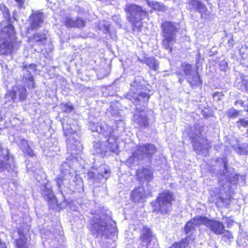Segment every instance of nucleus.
<instances>
[{
    "label": "nucleus",
    "mask_w": 248,
    "mask_h": 248,
    "mask_svg": "<svg viewBox=\"0 0 248 248\" xmlns=\"http://www.w3.org/2000/svg\"><path fill=\"white\" fill-rule=\"evenodd\" d=\"M149 92L146 81L142 78L137 77L130 84V91L125 94V97L136 105L144 106L150 98Z\"/></svg>",
    "instance_id": "nucleus-1"
},
{
    "label": "nucleus",
    "mask_w": 248,
    "mask_h": 248,
    "mask_svg": "<svg viewBox=\"0 0 248 248\" xmlns=\"http://www.w3.org/2000/svg\"><path fill=\"white\" fill-rule=\"evenodd\" d=\"M202 127L200 125H194L187 129V133L194 150L199 154L206 155L210 148V142L206 138L201 137Z\"/></svg>",
    "instance_id": "nucleus-2"
},
{
    "label": "nucleus",
    "mask_w": 248,
    "mask_h": 248,
    "mask_svg": "<svg viewBox=\"0 0 248 248\" xmlns=\"http://www.w3.org/2000/svg\"><path fill=\"white\" fill-rule=\"evenodd\" d=\"M127 13V18L132 26L133 30L140 31L142 27L141 20L147 15V13L141 6L134 4H127L124 8Z\"/></svg>",
    "instance_id": "nucleus-3"
},
{
    "label": "nucleus",
    "mask_w": 248,
    "mask_h": 248,
    "mask_svg": "<svg viewBox=\"0 0 248 248\" xmlns=\"http://www.w3.org/2000/svg\"><path fill=\"white\" fill-rule=\"evenodd\" d=\"M177 25L175 23L165 21L161 26L163 37L162 46L163 48L169 50L170 52H172V46L176 42V36L178 29Z\"/></svg>",
    "instance_id": "nucleus-4"
},
{
    "label": "nucleus",
    "mask_w": 248,
    "mask_h": 248,
    "mask_svg": "<svg viewBox=\"0 0 248 248\" xmlns=\"http://www.w3.org/2000/svg\"><path fill=\"white\" fill-rule=\"evenodd\" d=\"M92 232L93 234L99 235H108L112 233L115 230V222L112 220L109 216H101L99 218L94 217L92 220Z\"/></svg>",
    "instance_id": "nucleus-5"
},
{
    "label": "nucleus",
    "mask_w": 248,
    "mask_h": 248,
    "mask_svg": "<svg viewBox=\"0 0 248 248\" xmlns=\"http://www.w3.org/2000/svg\"><path fill=\"white\" fill-rule=\"evenodd\" d=\"M156 152V148L153 144H140L133 152L132 156H129L127 162L130 164H133L136 161L150 160Z\"/></svg>",
    "instance_id": "nucleus-6"
},
{
    "label": "nucleus",
    "mask_w": 248,
    "mask_h": 248,
    "mask_svg": "<svg viewBox=\"0 0 248 248\" xmlns=\"http://www.w3.org/2000/svg\"><path fill=\"white\" fill-rule=\"evenodd\" d=\"M172 193L169 191L160 193L154 203V211L162 214H167L171 209Z\"/></svg>",
    "instance_id": "nucleus-7"
},
{
    "label": "nucleus",
    "mask_w": 248,
    "mask_h": 248,
    "mask_svg": "<svg viewBox=\"0 0 248 248\" xmlns=\"http://www.w3.org/2000/svg\"><path fill=\"white\" fill-rule=\"evenodd\" d=\"M223 162L224 169L222 172H220L221 177L220 178L219 183L224 189H229L231 188L230 184L235 185L238 182V175L229 173L226 158H223Z\"/></svg>",
    "instance_id": "nucleus-8"
},
{
    "label": "nucleus",
    "mask_w": 248,
    "mask_h": 248,
    "mask_svg": "<svg viewBox=\"0 0 248 248\" xmlns=\"http://www.w3.org/2000/svg\"><path fill=\"white\" fill-rule=\"evenodd\" d=\"M181 68L185 73L186 78L192 87L201 84L200 76L196 68L192 65L186 63L181 65Z\"/></svg>",
    "instance_id": "nucleus-9"
},
{
    "label": "nucleus",
    "mask_w": 248,
    "mask_h": 248,
    "mask_svg": "<svg viewBox=\"0 0 248 248\" xmlns=\"http://www.w3.org/2000/svg\"><path fill=\"white\" fill-rule=\"evenodd\" d=\"M67 153L71 155L72 158H76V155L81 151V144L78 140V136L76 132H73L69 135L66 140Z\"/></svg>",
    "instance_id": "nucleus-10"
},
{
    "label": "nucleus",
    "mask_w": 248,
    "mask_h": 248,
    "mask_svg": "<svg viewBox=\"0 0 248 248\" xmlns=\"http://www.w3.org/2000/svg\"><path fill=\"white\" fill-rule=\"evenodd\" d=\"M186 8L190 12L195 11L200 13L202 18L206 19L209 15L206 6L200 0H189L186 3Z\"/></svg>",
    "instance_id": "nucleus-11"
},
{
    "label": "nucleus",
    "mask_w": 248,
    "mask_h": 248,
    "mask_svg": "<svg viewBox=\"0 0 248 248\" xmlns=\"http://www.w3.org/2000/svg\"><path fill=\"white\" fill-rule=\"evenodd\" d=\"M202 223L216 235L222 234L225 232L224 225L219 221L203 217Z\"/></svg>",
    "instance_id": "nucleus-12"
},
{
    "label": "nucleus",
    "mask_w": 248,
    "mask_h": 248,
    "mask_svg": "<svg viewBox=\"0 0 248 248\" xmlns=\"http://www.w3.org/2000/svg\"><path fill=\"white\" fill-rule=\"evenodd\" d=\"M36 66L35 64L26 65L22 70V78L21 82L22 83L26 84L30 89H34V82L31 74L35 72Z\"/></svg>",
    "instance_id": "nucleus-13"
},
{
    "label": "nucleus",
    "mask_w": 248,
    "mask_h": 248,
    "mask_svg": "<svg viewBox=\"0 0 248 248\" xmlns=\"http://www.w3.org/2000/svg\"><path fill=\"white\" fill-rule=\"evenodd\" d=\"M18 96L19 99L20 101H23L27 96V93L24 86L17 84L13 89V92L6 95V98L10 97L11 99L14 102H16V96Z\"/></svg>",
    "instance_id": "nucleus-14"
},
{
    "label": "nucleus",
    "mask_w": 248,
    "mask_h": 248,
    "mask_svg": "<svg viewBox=\"0 0 248 248\" xmlns=\"http://www.w3.org/2000/svg\"><path fill=\"white\" fill-rule=\"evenodd\" d=\"M89 127L93 132L102 134L106 137L110 135L113 132L112 127L108 125L105 123L100 122L96 124H91Z\"/></svg>",
    "instance_id": "nucleus-15"
},
{
    "label": "nucleus",
    "mask_w": 248,
    "mask_h": 248,
    "mask_svg": "<svg viewBox=\"0 0 248 248\" xmlns=\"http://www.w3.org/2000/svg\"><path fill=\"white\" fill-rule=\"evenodd\" d=\"M130 196L131 200L135 202H142L146 197L144 189L141 186L135 187L131 192Z\"/></svg>",
    "instance_id": "nucleus-16"
},
{
    "label": "nucleus",
    "mask_w": 248,
    "mask_h": 248,
    "mask_svg": "<svg viewBox=\"0 0 248 248\" xmlns=\"http://www.w3.org/2000/svg\"><path fill=\"white\" fill-rule=\"evenodd\" d=\"M44 15L42 13L36 12L32 14L29 18L31 28L32 29H37L43 22Z\"/></svg>",
    "instance_id": "nucleus-17"
},
{
    "label": "nucleus",
    "mask_w": 248,
    "mask_h": 248,
    "mask_svg": "<svg viewBox=\"0 0 248 248\" xmlns=\"http://www.w3.org/2000/svg\"><path fill=\"white\" fill-rule=\"evenodd\" d=\"M203 216H196L188 221L185 225V231L186 234H188L195 230L196 226L203 224Z\"/></svg>",
    "instance_id": "nucleus-18"
},
{
    "label": "nucleus",
    "mask_w": 248,
    "mask_h": 248,
    "mask_svg": "<svg viewBox=\"0 0 248 248\" xmlns=\"http://www.w3.org/2000/svg\"><path fill=\"white\" fill-rule=\"evenodd\" d=\"M43 195L45 199L47 201L49 207L53 209L57 207V201L51 189L45 187L43 191Z\"/></svg>",
    "instance_id": "nucleus-19"
},
{
    "label": "nucleus",
    "mask_w": 248,
    "mask_h": 248,
    "mask_svg": "<svg viewBox=\"0 0 248 248\" xmlns=\"http://www.w3.org/2000/svg\"><path fill=\"white\" fill-rule=\"evenodd\" d=\"M134 118L136 127L145 128L148 126V120L145 114H135Z\"/></svg>",
    "instance_id": "nucleus-20"
},
{
    "label": "nucleus",
    "mask_w": 248,
    "mask_h": 248,
    "mask_svg": "<svg viewBox=\"0 0 248 248\" xmlns=\"http://www.w3.org/2000/svg\"><path fill=\"white\" fill-rule=\"evenodd\" d=\"M152 171L146 168H142L137 171V176L140 181H142L143 179L150 181L152 178Z\"/></svg>",
    "instance_id": "nucleus-21"
},
{
    "label": "nucleus",
    "mask_w": 248,
    "mask_h": 248,
    "mask_svg": "<svg viewBox=\"0 0 248 248\" xmlns=\"http://www.w3.org/2000/svg\"><path fill=\"white\" fill-rule=\"evenodd\" d=\"M85 21L82 19L78 17L73 19L70 17H67L65 21V25L68 27H77L81 28L85 26Z\"/></svg>",
    "instance_id": "nucleus-22"
},
{
    "label": "nucleus",
    "mask_w": 248,
    "mask_h": 248,
    "mask_svg": "<svg viewBox=\"0 0 248 248\" xmlns=\"http://www.w3.org/2000/svg\"><path fill=\"white\" fill-rule=\"evenodd\" d=\"M14 41L7 40L0 45V54L8 55L11 54L14 48Z\"/></svg>",
    "instance_id": "nucleus-23"
},
{
    "label": "nucleus",
    "mask_w": 248,
    "mask_h": 248,
    "mask_svg": "<svg viewBox=\"0 0 248 248\" xmlns=\"http://www.w3.org/2000/svg\"><path fill=\"white\" fill-rule=\"evenodd\" d=\"M48 35L47 32L45 31L43 32L35 33L34 35V39L38 45H44L47 39Z\"/></svg>",
    "instance_id": "nucleus-24"
},
{
    "label": "nucleus",
    "mask_w": 248,
    "mask_h": 248,
    "mask_svg": "<svg viewBox=\"0 0 248 248\" xmlns=\"http://www.w3.org/2000/svg\"><path fill=\"white\" fill-rule=\"evenodd\" d=\"M108 137H109L108 140V148L112 152H117L118 151V146L116 142L117 138L115 136H112L111 134Z\"/></svg>",
    "instance_id": "nucleus-25"
},
{
    "label": "nucleus",
    "mask_w": 248,
    "mask_h": 248,
    "mask_svg": "<svg viewBox=\"0 0 248 248\" xmlns=\"http://www.w3.org/2000/svg\"><path fill=\"white\" fill-rule=\"evenodd\" d=\"M232 147L239 155H246L248 153V144L246 143L240 144L237 142V144L232 145Z\"/></svg>",
    "instance_id": "nucleus-26"
},
{
    "label": "nucleus",
    "mask_w": 248,
    "mask_h": 248,
    "mask_svg": "<svg viewBox=\"0 0 248 248\" xmlns=\"http://www.w3.org/2000/svg\"><path fill=\"white\" fill-rule=\"evenodd\" d=\"M145 62L150 68L155 71H157L159 68V62L157 59L153 57L146 58Z\"/></svg>",
    "instance_id": "nucleus-27"
},
{
    "label": "nucleus",
    "mask_w": 248,
    "mask_h": 248,
    "mask_svg": "<svg viewBox=\"0 0 248 248\" xmlns=\"http://www.w3.org/2000/svg\"><path fill=\"white\" fill-rule=\"evenodd\" d=\"M151 232L150 230L147 228H143L141 235L140 236V239L142 242L145 245H143L144 247H147V245L150 241V237L151 236Z\"/></svg>",
    "instance_id": "nucleus-28"
},
{
    "label": "nucleus",
    "mask_w": 248,
    "mask_h": 248,
    "mask_svg": "<svg viewBox=\"0 0 248 248\" xmlns=\"http://www.w3.org/2000/svg\"><path fill=\"white\" fill-rule=\"evenodd\" d=\"M8 150L6 148H2L0 145V169L4 167V161L8 159Z\"/></svg>",
    "instance_id": "nucleus-29"
},
{
    "label": "nucleus",
    "mask_w": 248,
    "mask_h": 248,
    "mask_svg": "<svg viewBox=\"0 0 248 248\" xmlns=\"http://www.w3.org/2000/svg\"><path fill=\"white\" fill-rule=\"evenodd\" d=\"M3 33H6L8 40L14 41L15 39V31L13 25H9L5 27L3 31Z\"/></svg>",
    "instance_id": "nucleus-30"
},
{
    "label": "nucleus",
    "mask_w": 248,
    "mask_h": 248,
    "mask_svg": "<svg viewBox=\"0 0 248 248\" xmlns=\"http://www.w3.org/2000/svg\"><path fill=\"white\" fill-rule=\"evenodd\" d=\"M148 5L152 7L153 9L157 11H164L166 10V7L161 3L155 1H150L147 0Z\"/></svg>",
    "instance_id": "nucleus-31"
},
{
    "label": "nucleus",
    "mask_w": 248,
    "mask_h": 248,
    "mask_svg": "<svg viewBox=\"0 0 248 248\" xmlns=\"http://www.w3.org/2000/svg\"><path fill=\"white\" fill-rule=\"evenodd\" d=\"M20 238L16 240V246L17 248H28L25 239L23 236L22 232H18Z\"/></svg>",
    "instance_id": "nucleus-32"
},
{
    "label": "nucleus",
    "mask_w": 248,
    "mask_h": 248,
    "mask_svg": "<svg viewBox=\"0 0 248 248\" xmlns=\"http://www.w3.org/2000/svg\"><path fill=\"white\" fill-rule=\"evenodd\" d=\"M110 173V171L109 170L105 169L103 171V174L102 173H99L96 178H95V180L98 179H104L105 180H107V178L109 177Z\"/></svg>",
    "instance_id": "nucleus-33"
},
{
    "label": "nucleus",
    "mask_w": 248,
    "mask_h": 248,
    "mask_svg": "<svg viewBox=\"0 0 248 248\" xmlns=\"http://www.w3.org/2000/svg\"><path fill=\"white\" fill-rule=\"evenodd\" d=\"M237 243L240 246L245 247L248 244V238L243 237L242 235H240L238 237Z\"/></svg>",
    "instance_id": "nucleus-34"
},
{
    "label": "nucleus",
    "mask_w": 248,
    "mask_h": 248,
    "mask_svg": "<svg viewBox=\"0 0 248 248\" xmlns=\"http://www.w3.org/2000/svg\"><path fill=\"white\" fill-rule=\"evenodd\" d=\"M239 111L234 108H231L227 112V114L229 117L236 118L238 116Z\"/></svg>",
    "instance_id": "nucleus-35"
},
{
    "label": "nucleus",
    "mask_w": 248,
    "mask_h": 248,
    "mask_svg": "<svg viewBox=\"0 0 248 248\" xmlns=\"http://www.w3.org/2000/svg\"><path fill=\"white\" fill-rule=\"evenodd\" d=\"M102 26L104 27V29L103 30V32L105 33H107L109 31V24L105 21H103L99 23V28H101ZM99 29L101 30V28Z\"/></svg>",
    "instance_id": "nucleus-36"
},
{
    "label": "nucleus",
    "mask_w": 248,
    "mask_h": 248,
    "mask_svg": "<svg viewBox=\"0 0 248 248\" xmlns=\"http://www.w3.org/2000/svg\"><path fill=\"white\" fill-rule=\"evenodd\" d=\"M74 107L71 103H67L63 107V110L66 112H70L74 110Z\"/></svg>",
    "instance_id": "nucleus-37"
},
{
    "label": "nucleus",
    "mask_w": 248,
    "mask_h": 248,
    "mask_svg": "<svg viewBox=\"0 0 248 248\" xmlns=\"http://www.w3.org/2000/svg\"><path fill=\"white\" fill-rule=\"evenodd\" d=\"M20 148L23 152H25L26 149L29 146V144L27 140L22 139L20 141Z\"/></svg>",
    "instance_id": "nucleus-38"
},
{
    "label": "nucleus",
    "mask_w": 248,
    "mask_h": 248,
    "mask_svg": "<svg viewBox=\"0 0 248 248\" xmlns=\"http://www.w3.org/2000/svg\"><path fill=\"white\" fill-rule=\"evenodd\" d=\"M219 68L221 71H225L228 68V63L226 61L223 60L220 62Z\"/></svg>",
    "instance_id": "nucleus-39"
},
{
    "label": "nucleus",
    "mask_w": 248,
    "mask_h": 248,
    "mask_svg": "<svg viewBox=\"0 0 248 248\" xmlns=\"http://www.w3.org/2000/svg\"><path fill=\"white\" fill-rule=\"evenodd\" d=\"M237 124L238 126H240L239 125V124H240V125L247 127L248 125V120H246L245 119H241L237 122Z\"/></svg>",
    "instance_id": "nucleus-40"
},
{
    "label": "nucleus",
    "mask_w": 248,
    "mask_h": 248,
    "mask_svg": "<svg viewBox=\"0 0 248 248\" xmlns=\"http://www.w3.org/2000/svg\"><path fill=\"white\" fill-rule=\"evenodd\" d=\"M185 247V244L182 242L180 243H176L173 244L169 248H184Z\"/></svg>",
    "instance_id": "nucleus-41"
},
{
    "label": "nucleus",
    "mask_w": 248,
    "mask_h": 248,
    "mask_svg": "<svg viewBox=\"0 0 248 248\" xmlns=\"http://www.w3.org/2000/svg\"><path fill=\"white\" fill-rule=\"evenodd\" d=\"M15 1L16 2V5L19 8H25L24 2L25 0H15Z\"/></svg>",
    "instance_id": "nucleus-42"
},
{
    "label": "nucleus",
    "mask_w": 248,
    "mask_h": 248,
    "mask_svg": "<svg viewBox=\"0 0 248 248\" xmlns=\"http://www.w3.org/2000/svg\"><path fill=\"white\" fill-rule=\"evenodd\" d=\"M224 239H227L229 241H231L233 239L232 235L230 232L227 231L224 236Z\"/></svg>",
    "instance_id": "nucleus-43"
},
{
    "label": "nucleus",
    "mask_w": 248,
    "mask_h": 248,
    "mask_svg": "<svg viewBox=\"0 0 248 248\" xmlns=\"http://www.w3.org/2000/svg\"><path fill=\"white\" fill-rule=\"evenodd\" d=\"M24 152L27 153L30 156H33L34 155L33 150L29 146L26 149L25 152Z\"/></svg>",
    "instance_id": "nucleus-44"
},
{
    "label": "nucleus",
    "mask_w": 248,
    "mask_h": 248,
    "mask_svg": "<svg viewBox=\"0 0 248 248\" xmlns=\"http://www.w3.org/2000/svg\"><path fill=\"white\" fill-rule=\"evenodd\" d=\"M113 20L115 22H116V24L121 27V25L120 24V20L121 19L119 17V16H112Z\"/></svg>",
    "instance_id": "nucleus-45"
},
{
    "label": "nucleus",
    "mask_w": 248,
    "mask_h": 248,
    "mask_svg": "<svg viewBox=\"0 0 248 248\" xmlns=\"http://www.w3.org/2000/svg\"><path fill=\"white\" fill-rule=\"evenodd\" d=\"M222 94L221 93H219V92H216V93H213V97L216 99V98H217V100H220L221 99V98H220V96H222Z\"/></svg>",
    "instance_id": "nucleus-46"
},
{
    "label": "nucleus",
    "mask_w": 248,
    "mask_h": 248,
    "mask_svg": "<svg viewBox=\"0 0 248 248\" xmlns=\"http://www.w3.org/2000/svg\"><path fill=\"white\" fill-rule=\"evenodd\" d=\"M57 185L59 187L61 186L62 184V179L60 177H58L56 179Z\"/></svg>",
    "instance_id": "nucleus-47"
},
{
    "label": "nucleus",
    "mask_w": 248,
    "mask_h": 248,
    "mask_svg": "<svg viewBox=\"0 0 248 248\" xmlns=\"http://www.w3.org/2000/svg\"><path fill=\"white\" fill-rule=\"evenodd\" d=\"M223 146V145L221 143L219 144L215 145L214 146V148L217 151H219L220 148H221Z\"/></svg>",
    "instance_id": "nucleus-48"
},
{
    "label": "nucleus",
    "mask_w": 248,
    "mask_h": 248,
    "mask_svg": "<svg viewBox=\"0 0 248 248\" xmlns=\"http://www.w3.org/2000/svg\"><path fill=\"white\" fill-rule=\"evenodd\" d=\"M0 248H6L5 244L0 239Z\"/></svg>",
    "instance_id": "nucleus-49"
},
{
    "label": "nucleus",
    "mask_w": 248,
    "mask_h": 248,
    "mask_svg": "<svg viewBox=\"0 0 248 248\" xmlns=\"http://www.w3.org/2000/svg\"><path fill=\"white\" fill-rule=\"evenodd\" d=\"M88 176L91 178H94L95 177V174L94 172L90 171L88 173Z\"/></svg>",
    "instance_id": "nucleus-50"
},
{
    "label": "nucleus",
    "mask_w": 248,
    "mask_h": 248,
    "mask_svg": "<svg viewBox=\"0 0 248 248\" xmlns=\"http://www.w3.org/2000/svg\"><path fill=\"white\" fill-rule=\"evenodd\" d=\"M108 74L107 73V74H105L104 76H102V75H101V74L100 73V74H98V77L99 78H103L104 77L108 76Z\"/></svg>",
    "instance_id": "nucleus-51"
},
{
    "label": "nucleus",
    "mask_w": 248,
    "mask_h": 248,
    "mask_svg": "<svg viewBox=\"0 0 248 248\" xmlns=\"http://www.w3.org/2000/svg\"><path fill=\"white\" fill-rule=\"evenodd\" d=\"M237 103H239L241 104V105H243L244 104V102L241 100H240L239 101H237Z\"/></svg>",
    "instance_id": "nucleus-52"
},
{
    "label": "nucleus",
    "mask_w": 248,
    "mask_h": 248,
    "mask_svg": "<svg viewBox=\"0 0 248 248\" xmlns=\"http://www.w3.org/2000/svg\"><path fill=\"white\" fill-rule=\"evenodd\" d=\"M139 248H147V247H144L143 245H140Z\"/></svg>",
    "instance_id": "nucleus-53"
},
{
    "label": "nucleus",
    "mask_w": 248,
    "mask_h": 248,
    "mask_svg": "<svg viewBox=\"0 0 248 248\" xmlns=\"http://www.w3.org/2000/svg\"><path fill=\"white\" fill-rule=\"evenodd\" d=\"M245 88H246V90L248 91V85H246Z\"/></svg>",
    "instance_id": "nucleus-54"
},
{
    "label": "nucleus",
    "mask_w": 248,
    "mask_h": 248,
    "mask_svg": "<svg viewBox=\"0 0 248 248\" xmlns=\"http://www.w3.org/2000/svg\"><path fill=\"white\" fill-rule=\"evenodd\" d=\"M179 81H180V82H181L182 81H183V79H181V78H179Z\"/></svg>",
    "instance_id": "nucleus-55"
},
{
    "label": "nucleus",
    "mask_w": 248,
    "mask_h": 248,
    "mask_svg": "<svg viewBox=\"0 0 248 248\" xmlns=\"http://www.w3.org/2000/svg\"><path fill=\"white\" fill-rule=\"evenodd\" d=\"M247 137H248V130H247Z\"/></svg>",
    "instance_id": "nucleus-56"
},
{
    "label": "nucleus",
    "mask_w": 248,
    "mask_h": 248,
    "mask_svg": "<svg viewBox=\"0 0 248 248\" xmlns=\"http://www.w3.org/2000/svg\"><path fill=\"white\" fill-rule=\"evenodd\" d=\"M216 197H217V198H219V195H218V196H217V195H216Z\"/></svg>",
    "instance_id": "nucleus-57"
},
{
    "label": "nucleus",
    "mask_w": 248,
    "mask_h": 248,
    "mask_svg": "<svg viewBox=\"0 0 248 248\" xmlns=\"http://www.w3.org/2000/svg\"><path fill=\"white\" fill-rule=\"evenodd\" d=\"M65 135L66 136H68V134L66 133H65Z\"/></svg>",
    "instance_id": "nucleus-58"
},
{
    "label": "nucleus",
    "mask_w": 248,
    "mask_h": 248,
    "mask_svg": "<svg viewBox=\"0 0 248 248\" xmlns=\"http://www.w3.org/2000/svg\"><path fill=\"white\" fill-rule=\"evenodd\" d=\"M197 56H200V54H199V53H198V54Z\"/></svg>",
    "instance_id": "nucleus-59"
}]
</instances>
